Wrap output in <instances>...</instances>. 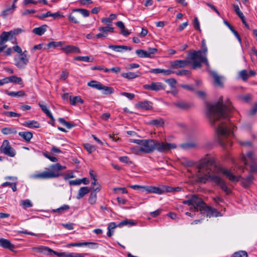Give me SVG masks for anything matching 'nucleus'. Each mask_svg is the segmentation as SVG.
Masks as SVG:
<instances>
[{
  "label": "nucleus",
  "instance_id": "nucleus-1",
  "mask_svg": "<svg viewBox=\"0 0 257 257\" xmlns=\"http://www.w3.org/2000/svg\"><path fill=\"white\" fill-rule=\"evenodd\" d=\"M231 108L230 102L228 101L223 104L222 98L214 104L207 105L210 122L212 125H217V140L223 148L231 145L230 138L233 136L234 126L230 122L228 116Z\"/></svg>",
  "mask_w": 257,
  "mask_h": 257
},
{
  "label": "nucleus",
  "instance_id": "nucleus-2",
  "mask_svg": "<svg viewBox=\"0 0 257 257\" xmlns=\"http://www.w3.org/2000/svg\"><path fill=\"white\" fill-rule=\"evenodd\" d=\"M198 168L199 172L202 174L198 177L199 182L203 183L208 181L214 182L227 195L230 194L231 190L227 187L224 179L218 175L222 174L232 182H237L240 178V176L234 175L230 170L222 166H215V161L211 158L201 160Z\"/></svg>",
  "mask_w": 257,
  "mask_h": 257
},
{
  "label": "nucleus",
  "instance_id": "nucleus-3",
  "mask_svg": "<svg viewBox=\"0 0 257 257\" xmlns=\"http://www.w3.org/2000/svg\"><path fill=\"white\" fill-rule=\"evenodd\" d=\"M130 142L139 145V147H132L131 149L132 152L137 155H140L142 153L150 154L156 150L160 153H165L177 148V145L175 144L159 142L154 139H130Z\"/></svg>",
  "mask_w": 257,
  "mask_h": 257
},
{
  "label": "nucleus",
  "instance_id": "nucleus-4",
  "mask_svg": "<svg viewBox=\"0 0 257 257\" xmlns=\"http://www.w3.org/2000/svg\"><path fill=\"white\" fill-rule=\"evenodd\" d=\"M188 200L182 201L183 204L191 205L195 211H199L203 215H206L209 218L212 217L221 216V213L216 209L208 206L204 201L197 195L193 194L186 196Z\"/></svg>",
  "mask_w": 257,
  "mask_h": 257
},
{
  "label": "nucleus",
  "instance_id": "nucleus-5",
  "mask_svg": "<svg viewBox=\"0 0 257 257\" xmlns=\"http://www.w3.org/2000/svg\"><path fill=\"white\" fill-rule=\"evenodd\" d=\"M207 52L208 49L207 47H206L202 48V50L193 51L190 53L189 56L193 61L192 66L193 69L201 68V63H204L207 67L209 66L206 57Z\"/></svg>",
  "mask_w": 257,
  "mask_h": 257
},
{
  "label": "nucleus",
  "instance_id": "nucleus-6",
  "mask_svg": "<svg viewBox=\"0 0 257 257\" xmlns=\"http://www.w3.org/2000/svg\"><path fill=\"white\" fill-rule=\"evenodd\" d=\"M66 168L65 166L61 165L59 163L53 164L50 166L51 170L45 171L42 173L36 174L35 177L41 179H50L57 178L62 175L59 172Z\"/></svg>",
  "mask_w": 257,
  "mask_h": 257
},
{
  "label": "nucleus",
  "instance_id": "nucleus-7",
  "mask_svg": "<svg viewBox=\"0 0 257 257\" xmlns=\"http://www.w3.org/2000/svg\"><path fill=\"white\" fill-rule=\"evenodd\" d=\"M27 51L25 50L23 53L17 55L14 57L15 65L19 69L26 68L29 62V57L27 56Z\"/></svg>",
  "mask_w": 257,
  "mask_h": 257
},
{
  "label": "nucleus",
  "instance_id": "nucleus-8",
  "mask_svg": "<svg viewBox=\"0 0 257 257\" xmlns=\"http://www.w3.org/2000/svg\"><path fill=\"white\" fill-rule=\"evenodd\" d=\"M38 250L40 252L46 253L47 254H50L53 253L54 254L57 255L59 257H81L82 256L79 254H75L74 252L66 253L65 252H58L56 251L52 250L47 246H40L38 248Z\"/></svg>",
  "mask_w": 257,
  "mask_h": 257
},
{
  "label": "nucleus",
  "instance_id": "nucleus-9",
  "mask_svg": "<svg viewBox=\"0 0 257 257\" xmlns=\"http://www.w3.org/2000/svg\"><path fill=\"white\" fill-rule=\"evenodd\" d=\"M0 152L11 157H14L16 154V151L11 147L7 140L3 141L2 145L0 147Z\"/></svg>",
  "mask_w": 257,
  "mask_h": 257
},
{
  "label": "nucleus",
  "instance_id": "nucleus-10",
  "mask_svg": "<svg viewBox=\"0 0 257 257\" xmlns=\"http://www.w3.org/2000/svg\"><path fill=\"white\" fill-rule=\"evenodd\" d=\"M98 30L100 31L101 33L96 34L95 35V37L96 38L99 39L102 37H106L108 35V32H113V28L109 26L100 27L98 28Z\"/></svg>",
  "mask_w": 257,
  "mask_h": 257
},
{
  "label": "nucleus",
  "instance_id": "nucleus-11",
  "mask_svg": "<svg viewBox=\"0 0 257 257\" xmlns=\"http://www.w3.org/2000/svg\"><path fill=\"white\" fill-rule=\"evenodd\" d=\"M210 75L214 79L213 84L215 86L221 88L223 87V76L219 75L215 71H211Z\"/></svg>",
  "mask_w": 257,
  "mask_h": 257
},
{
  "label": "nucleus",
  "instance_id": "nucleus-12",
  "mask_svg": "<svg viewBox=\"0 0 257 257\" xmlns=\"http://www.w3.org/2000/svg\"><path fill=\"white\" fill-rule=\"evenodd\" d=\"M98 244L95 242H74V243H70L67 244V247H71V246H86L88 245L91 248H95L97 247Z\"/></svg>",
  "mask_w": 257,
  "mask_h": 257
},
{
  "label": "nucleus",
  "instance_id": "nucleus-13",
  "mask_svg": "<svg viewBox=\"0 0 257 257\" xmlns=\"http://www.w3.org/2000/svg\"><path fill=\"white\" fill-rule=\"evenodd\" d=\"M0 246L11 251H13L15 248L14 244H12L9 240L4 238H0Z\"/></svg>",
  "mask_w": 257,
  "mask_h": 257
},
{
  "label": "nucleus",
  "instance_id": "nucleus-14",
  "mask_svg": "<svg viewBox=\"0 0 257 257\" xmlns=\"http://www.w3.org/2000/svg\"><path fill=\"white\" fill-rule=\"evenodd\" d=\"M189 62L187 60H176L171 62V66L173 69H178L188 66Z\"/></svg>",
  "mask_w": 257,
  "mask_h": 257
},
{
  "label": "nucleus",
  "instance_id": "nucleus-15",
  "mask_svg": "<svg viewBox=\"0 0 257 257\" xmlns=\"http://www.w3.org/2000/svg\"><path fill=\"white\" fill-rule=\"evenodd\" d=\"M144 190H145L148 193H153L158 194H161L165 192V190L163 189V188H161L158 187L148 186H145Z\"/></svg>",
  "mask_w": 257,
  "mask_h": 257
},
{
  "label": "nucleus",
  "instance_id": "nucleus-16",
  "mask_svg": "<svg viewBox=\"0 0 257 257\" xmlns=\"http://www.w3.org/2000/svg\"><path fill=\"white\" fill-rule=\"evenodd\" d=\"M152 102L151 101L145 100L141 101L136 104V107L144 110H150L152 109Z\"/></svg>",
  "mask_w": 257,
  "mask_h": 257
},
{
  "label": "nucleus",
  "instance_id": "nucleus-17",
  "mask_svg": "<svg viewBox=\"0 0 257 257\" xmlns=\"http://www.w3.org/2000/svg\"><path fill=\"white\" fill-rule=\"evenodd\" d=\"M62 50L66 54L71 53H80L81 52L80 49L73 45H68L62 48Z\"/></svg>",
  "mask_w": 257,
  "mask_h": 257
},
{
  "label": "nucleus",
  "instance_id": "nucleus-18",
  "mask_svg": "<svg viewBox=\"0 0 257 257\" xmlns=\"http://www.w3.org/2000/svg\"><path fill=\"white\" fill-rule=\"evenodd\" d=\"M241 183L242 186L245 188L249 187L253 182V177L251 175H249L246 178H241Z\"/></svg>",
  "mask_w": 257,
  "mask_h": 257
},
{
  "label": "nucleus",
  "instance_id": "nucleus-19",
  "mask_svg": "<svg viewBox=\"0 0 257 257\" xmlns=\"http://www.w3.org/2000/svg\"><path fill=\"white\" fill-rule=\"evenodd\" d=\"M11 35L9 32H3L0 35V45H3L9 40H14L13 39H11Z\"/></svg>",
  "mask_w": 257,
  "mask_h": 257
},
{
  "label": "nucleus",
  "instance_id": "nucleus-20",
  "mask_svg": "<svg viewBox=\"0 0 257 257\" xmlns=\"http://www.w3.org/2000/svg\"><path fill=\"white\" fill-rule=\"evenodd\" d=\"M22 124L30 128H39L40 126V123L34 120L26 121L22 123Z\"/></svg>",
  "mask_w": 257,
  "mask_h": 257
},
{
  "label": "nucleus",
  "instance_id": "nucleus-21",
  "mask_svg": "<svg viewBox=\"0 0 257 257\" xmlns=\"http://www.w3.org/2000/svg\"><path fill=\"white\" fill-rule=\"evenodd\" d=\"M19 135L27 142H30L33 136V133L29 131L20 132L19 133Z\"/></svg>",
  "mask_w": 257,
  "mask_h": 257
},
{
  "label": "nucleus",
  "instance_id": "nucleus-22",
  "mask_svg": "<svg viewBox=\"0 0 257 257\" xmlns=\"http://www.w3.org/2000/svg\"><path fill=\"white\" fill-rule=\"evenodd\" d=\"M90 188L88 187H81L78 190V195L76 196L77 199H80L83 197L86 194L90 191Z\"/></svg>",
  "mask_w": 257,
  "mask_h": 257
},
{
  "label": "nucleus",
  "instance_id": "nucleus-23",
  "mask_svg": "<svg viewBox=\"0 0 257 257\" xmlns=\"http://www.w3.org/2000/svg\"><path fill=\"white\" fill-rule=\"evenodd\" d=\"M92 189H93L94 191L92 192L90 195L88 199L89 203L92 205L96 203V199H97V195L95 192H94L96 191H99L100 189L99 187H97L96 188H94V187H93Z\"/></svg>",
  "mask_w": 257,
  "mask_h": 257
},
{
  "label": "nucleus",
  "instance_id": "nucleus-24",
  "mask_svg": "<svg viewBox=\"0 0 257 257\" xmlns=\"http://www.w3.org/2000/svg\"><path fill=\"white\" fill-rule=\"evenodd\" d=\"M47 26L42 25L39 27L35 28L33 30V32L38 36H42L46 31Z\"/></svg>",
  "mask_w": 257,
  "mask_h": 257
},
{
  "label": "nucleus",
  "instance_id": "nucleus-25",
  "mask_svg": "<svg viewBox=\"0 0 257 257\" xmlns=\"http://www.w3.org/2000/svg\"><path fill=\"white\" fill-rule=\"evenodd\" d=\"M108 48L115 51L119 52H121L123 51H127V50H128V47L127 46L122 45H110L108 46Z\"/></svg>",
  "mask_w": 257,
  "mask_h": 257
},
{
  "label": "nucleus",
  "instance_id": "nucleus-26",
  "mask_svg": "<svg viewBox=\"0 0 257 257\" xmlns=\"http://www.w3.org/2000/svg\"><path fill=\"white\" fill-rule=\"evenodd\" d=\"M2 133L4 135L16 134L17 131L15 127H4L1 130Z\"/></svg>",
  "mask_w": 257,
  "mask_h": 257
},
{
  "label": "nucleus",
  "instance_id": "nucleus-27",
  "mask_svg": "<svg viewBox=\"0 0 257 257\" xmlns=\"http://www.w3.org/2000/svg\"><path fill=\"white\" fill-rule=\"evenodd\" d=\"M5 93L9 96L12 97H22L25 95V93L23 90H20L17 92L15 91H9L6 90Z\"/></svg>",
  "mask_w": 257,
  "mask_h": 257
},
{
  "label": "nucleus",
  "instance_id": "nucleus-28",
  "mask_svg": "<svg viewBox=\"0 0 257 257\" xmlns=\"http://www.w3.org/2000/svg\"><path fill=\"white\" fill-rule=\"evenodd\" d=\"M87 85L88 86L92 88H96L98 90H101L102 88V84L96 80H91L88 82Z\"/></svg>",
  "mask_w": 257,
  "mask_h": 257
},
{
  "label": "nucleus",
  "instance_id": "nucleus-29",
  "mask_svg": "<svg viewBox=\"0 0 257 257\" xmlns=\"http://www.w3.org/2000/svg\"><path fill=\"white\" fill-rule=\"evenodd\" d=\"M152 90L159 91L165 89V85L161 82H152Z\"/></svg>",
  "mask_w": 257,
  "mask_h": 257
},
{
  "label": "nucleus",
  "instance_id": "nucleus-30",
  "mask_svg": "<svg viewBox=\"0 0 257 257\" xmlns=\"http://www.w3.org/2000/svg\"><path fill=\"white\" fill-rule=\"evenodd\" d=\"M174 104L176 107L182 109H186L189 107V105L186 102L183 101L176 102Z\"/></svg>",
  "mask_w": 257,
  "mask_h": 257
},
{
  "label": "nucleus",
  "instance_id": "nucleus-31",
  "mask_svg": "<svg viewBox=\"0 0 257 257\" xmlns=\"http://www.w3.org/2000/svg\"><path fill=\"white\" fill-rule=\"evenodd\" d=\"M70 104L72 105H75L78 103L80 104H82L83 103V100L79 96H77L73 97L70 96Z\"/></svg>",
  "mask_w": 257,
  "mask_h": 257
},
{
  "label": "nucleus",
  "instance_id": "nucleus-32",
  "mask_svg": "<svg viewBox=\"0 0 257 257\" xmlns=\"http://www.w3.org/2000/svg\"><path fill=\"white\" fill-rule=\"evenodd\" d=\"M164 123L163 119L159 118L151 120L150 124L155 125L156 126H162Z\"/></svg>",
  "mask_w": 257,
  "mask_h": 257
},
{
  "label": "nucleus",
  "instance_id": "nucleus-33",
  "mask_svg": "<svg viewBox=\"0 0 257 257\" xmlns=\"http://www.w3.org/2000/svg\"><path fill=\"white\" fill-rule=\"evenodd\" d=\"M24 32V30L21 28H17L16 29H14V30L9 31L10 34L11 35V39H13L14 41H16V38L15 37H14L13 36L19 35Z\"/></svg>",
  "mask_w": 257,
  "mask_h": 257
},
{
  "label": "nucleus",
  "instance_id": "nucleus-34",
  "mask_svg": "<svg viewBox=\"0 0 257 257\" xmlns=\"http://www.w3.org/2000/svg\"><path fill=\"white\" fill-rule=\"evenodd\" d=\"M224 23L225 25L228 27L230 30L233 33V34L235 35V36L237 38L238 40L241 42V38L238 34V33L235 31L233 26H232L230 24H229L227 22L225 21Z\"/></svg>",
  "mask_w": 257,
  "mask_h": 257
},
{
  "label": "nucleus",
  "instance_id": "nucleus-35",
  "mask_svg": "<svg viewBox=\"0 0 257 257\" xmlns=\"http://www.w3.org/2000/svg\"><path fill=\"white\" fill-rule=\"evenodd\" d=\"M75 60L82 61L84 62H93V58L89 56H77L74 58Z\"/></svg>",
  "mask_w": 257,
  "mask_h": 257
},
{
  "label": "nucleus",
  "instance_id": "nucleus-36",
  "mask_svg": "<svg viewBox=\"0 0 257 257\" xmlns=\"http://www.w3.org/2000/svg\"><path fill=\"white\" fill-rule=\"evenodd\" d=\"M116 25L119 28L121 31V33L124 36H127L128 35V32L124 29L125 27L123 23L121 21H118L116 23Z\"/></svg>",
  "mask_w": 257,
  "mask_h": 257
},
{
  "label": "nucleus",
  "instance_id": "nucleus-37",
  "mask_svg": "<svg viewBox=\"0 0 257 257\" xmlns=\"http://www.w3.org/2000/svg\"><path fill=\"white\" fill-rule=\"evenodd\" d=\"M70 208V207L69 205L64 204L63 206H61L60 207L53 209L52 212H56L58 213L59 214H61L63 211L65 210H67Z\"/></svg>",
  "mask_w": 257,
  "mask_h": 257
},
{
  "label": "nucleus",
  "instance_id": "nucleus-38",
  "mask_svg": "<svg viewBox=\"0 0 257 257\" xmlns=\"http://www.w3.org/2000/svg\"><path fill=\"white\" fill-rule=\"evenodd\" d=\"M163 189L167 192H178L181 190L182 188L179 187H172L171 186H163Z\"/></svg>",
  "mask_w": 257,
  "mask_h": 257
},
{
  "label": "nucleus",
  "instance_id": "nucleus-39",
  "mask_svg": "<svg viewBox=\"0 0 257 257\" xmlns=\"http://www.w3.org/2000/svg\"><path fill=\"white\" fill-rule=\"evenodd\" d=\"M137 55L141 58H149L148 53L147 50L138 49L136 51Z\"/></svg>",
  "mask_w": 257,
  "mask_h": 257
},
{
  "label": "nucleus",
  "instance_id": "nucleus-40",
  "mask_svg": "<svg viewBox=\"0 0 257 257\" xmlns=\"http://www.w3.org/2000/svg\"><path fill=\"white\" fill-rule=\"evenodd\" d=\"M73 12H79L84 17H87L89 16V11L84 9H76L73 10Z\"/></svg>",
  "mask_w": 257,
  "mask_h": 257
},
{
  "label": "nucleus",
  "instance_id": "nucleus-41",
  "mask_svg": "<svg viewBox=\"0 0 257 257\" xmlns=\"http://www.w3.org/2000/svg\"><path fill=\"white\" fill-rule=\"evenodd\" d=\"M239 76L244 81H246L249 77L247 71L245 69H243L239 72Z\"/></svg>",
  "mask_w": 257,
  "mask_h": 257
},
{
  "label": "nucleus",
  "instance_id": "nucleus-42",
  "mask_svg": "<svg viewBox=\"0 0 257 257\" xmlns=\"http://www.w3.org/2000/svg\"><path fill=\"white\" fill-rule=\"evenodd\" d=\"M11 82L15 83L18 84H23V80L20 77L15 75L10 76Z\"/></svg>",
  "mask_w": 257,
  "mask_h": 257
},
{
  "label": "nucleus",
  "instance_id": "nucleus-43",
  "mask_svg": "<svg viewBox=\"0 0 257 257\" xmlns=\"http://www.w3.org/2000/svg\"><path fill=\"white\" fill-rule=\"evenodd\" d=\"M58 121L60 123L65 125L68 129H70L74 126L73 124H71L68 121H66L63 118H59Z\"/></svg>",
  "mask_w": 257,
  "mask_h": 257
},
{
  "label": "nucleus",
  "instance_id": "nucleus-44",
  "mask_svg": "<svg viewBox=\"0 0 257 257\" xmlns=\"http://www.w3.org/2000/svg\"><path fill=\"white\" fill-rule=\"evenodd\" d=\"M63 42L61 41L55 42L52 41L47 44V46L48 49L51 48H56L62 46Z\"/></svg>",
  "mask_w": 257,
  "mask_h": 257
},
{
  "label": "nucleus",
  "instance_id": "nucleus-45",
  "mask_svg": "<svg viewBox=\"0 0 257 257\" xmlns=\"http://www.w3.org/2000/svg\"><path fill=\"white\" fill-rule=\"evenodd\" d=\"M21 205L22 206L23 208L25 209L31 207L33 206V204L29 199H26L23 200L21 202Z\"/></svg>",
  "mask_w": 257,
  "mask_h": 257
},
{
  "label": "nucleus",
  "instance_id": "nucleus-46",
  "mask_svg": "<svg viewBox=\"0 0 257 257\" xmlns=\"http://www.w3.org/2000/svg\"><path fill=\"white\" fill-rule=\"evenodd\" d=\"M232 257H248V254L246 251L244 250H239L235 252Z\"/></svg>",
  "mask_w": 257,
  "mask_h": 257
},
{
  "label": "nucleus",
  "instance_id": "nucleus-47",
  "mask_svg": "<svg viewBox=\"0 0 257 257\" xmlns=\"http://www.w3.org/2000/svg\"><path fill=\"white\" fill-rule=\"evenodd\" d=\"M68 20L70 22L74 24H79V21L78 19V16H75L72 14H70L68 16Z\"/></svg>",
  "mask_w": 257,
  "mask_h": 257
},
{
  "label": "nucleus",
  "instance_id": "nucleus-48",
  "mask_svg": "<svg viewBox=\"0 0 257 257\" xmlns=\"http://www.w3.org/2000/svg\"><path fill=\"white\" fill-rule=\"evenodd\" d=\"M7 186H9V187H10L14 192L16 191L17 190L16 183H10L9 182H6L2 184V187H6Z\"/></svg>",
  "mask_w": 257,
  "mask_h": 257
},
{
  "label": "nucleus",
  "instance_id": "nucleus-49",
  "mask_svg": "<svg viewBox=\"0 0 257 257\" xmlns=\"http://www.w3.org/2000/svg\"><path fill=\"white\" fill-rule=\"evenodd\" d=\"M148 53L149 58H152L154 55L158 52V49L155 48H149L147 50Z\"/></svg>",
  "mask_w": 257,
  "mask_h": 257
},
{
  "label": "nucleus",
  "instance_id": "nucleus-50",
  "mask_svg": "<svg viewBox=\"0 0 257 257\" xmlns=\"http://www.w3.org/2000/svg\"><path fill=\"white\" fill-rule=\"evenodd\" d=\"M84 147L89 153H91L96 150L95 147L89 144H84Z\"/></svg>",
  "mask_w": 257,
  "mask_h": 257
},
{
  "label": "nucleus",
  "instance_id": "nucleus-51",
  "mask_svg": "<svg viewBox=\"0 0 257 257\" xmlns=\"http://www.w3.org/2000/svg\"><path fill=\"white\" fill-rule=\"evenodd\" d=\"M140 131L139 130H137V132L134 131L130 130V137H131L132 139H137L136 138H140L141 136L140 135Z\"/></svg>",
  "mask_w": 257,
  "mask_h": 257
},
{
  "label": "nucleus",
  "instance_id": "nucleus-52",
  "mask_svg": "<svg viewBox=\"0 0 257 257\" xmlns=\"http://www.w3.org/2000/svg\"><path fill=\"white\" fill-rule=\"evenodd\" d=\"M4 114L9 117H19L21 114L13 111H5Z\"/></svg>",
  "mask_w": 257,
  "mask_h": 257
},
{
  "label": "nucleus",
  "instance_id": "nucleus-53",
  "mask_svg": "<svg viewBox=\"0 0 257 257\" xmlns=\"http://www.w3.org/2000/svg\"><path fill=\"white\" fill-rule=\"evenodd\" d=\"M234 11L235 12L237 15L240 18H242L243 14L240 10V9L238 5H233Z\"/></svg>",
  "mask_w": 257,
  "mask_h": 257
},
{
  "label": "nucleus",
  "instance_id": "nucleus-54",
  "mask_svg": "<svg viewBox=\"0 0 257 257\" xmlns=\"http://www.w3.org/2000/svg\"><path fill=\"white\" fill-rule=\"evenodd\" d=\"M104 94H108L112 92V89L111 87L104 86L102 85V88L101 89Z\"/></svg>",
  "mask_w": 257,
  "mask_h": 257
},
{
  "label": "nucleus",
  "instance_id": "nucleus-55",
  "mask_svg": "<svg viewBox=\"0 0 257 257\" xmlns=\"http://www.w3.org/2000/svg\"><path fill=\"white\" fill-rule=\"evenodd\" d=\"M142 74V73L140 71H137L136 72H130V79H133L140 77Z\"/></svg>",
  "mask_w": 257,
  "mask_h": 257
},
{
  "label": "nucleus",
  "instance_id": "nucleus-56",
  "mask_svg": "<svg viewBox=\"0 0 257 257\" xmlns=\"http://www.w3.org/2000/svg\"><path fill=\"white\" fill-rule=\"evenodd\" d=\"M196 146V145L194 143H186L184 144L181 145V147L184 149H188L190 148H194Z\"/></svg>",
  "mask_w": 257,
  "mask_h": 257
},
{
  "label": "nucleus",
  "instance_id": "nucleus-57",
  "mask_svg": "<svg viewBox=\"0 0 257 257\" xmlns=\"http://www.w3.org/2000/svg\"><path fill=\"white\" fill-rule=\"evenodd\" d=\"M130 188H131L134 190L143 191H144L145 186H141L138 185H130Z\"/></svg>",
  "mask_w": 257,
  "mask_h": 257
},
{
  "label": "nucleus",
  "instance_id": "nucleus-58",
  "mask_svg": "<svg viewBox=\"0 0 257 257\" xmlns=\"http://www.w3.org/2000/svg\"><path fill=\"white\" fill-rule=\"evenodd\" d=\"M191 74V72L188 70H181L176 72L178 75H189Z\"/></svg>",
  "mask_w": 257,
  "mask_h": 257
},
{
  "label": "nucleus",
  "instance_id": "nucleus-59",
  "mask_svg": "<svg viewBox=\"0 0 257 257\" xmlns=\"http://www.w3.org/2000/svg\"><path fill=\"white\" fill-rule=\"evenodd\" d=\"M120 71V69L119 67H112L110 69H107L105 68L104 72H109L110 71L114 72V73H117L119 72Z\"/></svg>",
  "mask_w": 257,
  "mask_h": 257
},
{
  "label": "nucleus",
  "instance_id": "nucleus-60",
  "mask_svg": "<svg viewBox=\"0 0 257 257\" xmlns=\"http://www.w3.org/2000/svg\"><path fill=\"white\" fill-rule=\"evenodd\" d=\"M50 16H51V12L48 11L46 13L42 14V15H39V16H37V17L40 20H43L46 18L50 17Z\"/></svg>",
  "mask_w": 257,
  "mask_h": 257
},
{
  "label": "nucleus",
  "instance_id": "nucleus-61",
  "mask_svg": "<svg viewBox=\"0 0 257 257\" xmlns=\"http://www.w3.org/2000/svg\"><path fill=\"white\" fill-rule=\"evenodd\" d=\"M13 12L12 9L9 8L4 10L2 13V15L5 17L8 15L12 14Z\"/></svg>",
  "mask_w": 257,
  "mask_h": 257
},
{
  "label": "nucleus",
  "instance_id": "nucleus-62",
  "mask_svg": "<svg viewBox=\"0 0 257 257\" xmlns=\"http://www.w3.org/2000/svg\"><path fill=\"white\" fill-rule=\"evenodd\" d=\"M166 82H167L172 87H175V85L177 83L176 80L174 78L168 79L166 80Z\"/></svg>",
  "mask_w": 257,
  "mask_h": 257
},
{
  "label": "nucleus",
  "instance_id": "nucleus-63",
  "mask_svg": "<svg viewBox=\"0 0 257 257\" xmlns=\"http://www.w3.org/2000/svg\"><path fill=\"white\" fill-rule=\"evenodd\" d=\"M162 210L161 209H159L156 211L151 212L150 213V215L153 217H156L161 214Z\"/></svg>",
  "mask_w": 257,
  "mask_h": 257
},
{
  "label": "nucleus",
  "instance_id": "nucleus-64",
  "mask_svg": "<svg viewBox=\"0 0 257 257\" xmlns=\"http://www.w3.org/2000/svg\"><path fill=\"white\" fill-rule=\"evenodd\" d=\"M256 112H257V101L254 103L252 108L250 110L249 114L251 115H253L255 114Z\"/></svg>",
  "mask_w": 257,
  "mask_h": 257
}]
</instances>
